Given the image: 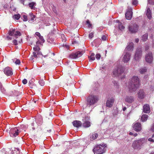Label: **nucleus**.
I'll return each mask as SVG.
<instances>
[{
    "mask_svg": "<svg viewBox=\"0 0 154 154\" xmlns=\"http://www.w3.org/2000/svg\"><path fill=\"white\" fill-rule=\"evenodd\" d=\"M20 61L18 59H17L15 62L16 64H19L20 63Z\"/></svg>",
    "mask_w": 154,
    "mask_h": 154,
    "instance_id": "obj_44",
    "label": "nucleus"
},
{
    "mask_svg": "<svg viewBox=\"0 0 154 154\" xmlns=\"http://www.w3.org/2000/svg\"><path fill=\"white\" fill-rule=\"evenodd\" d=\"M129 134L130 135H133L134 134L133 133H132V132H130L129 133Z\"/></svg>",
    "mask_w": 154,
    "mask_h": 154,
    "instance_id": "obj_62",
    "label": "nucleus"
},
{
    "mask_svg": "<svg viewBox=\"0 0 154 154\" xmlns=\"http://www.w3.org/2000/svg\"><path fill=\"white\" fill-rule=\"evenodd\" d=\"M36 3L35 2H33L29 3L28 4L29 7L31 9H33L34 8V7L36 6Z\"/></svg>",
    "mask_w": 154,
    "mask_h": 154,
    "instance_id": "obj_30",
    "label": "nucleus"
},
{
    "mask_svg": "<svg viewBox=\"0 0 154 154\" xmlns=\"http://www.w3.org/2000/svg\"><path fill=\"white\" fill-rule=\"evenodd\" d=\"M32 56L35 58H37L38 57V55L36 54V52H33L32 53Z\"/></svg>",
    "mask_w": 154,
    "mask_h": 154,
    "instance_id": "obj_39",
    "label": "nucleus"
},
{
    "mask_svg": "<svg viewBox=\"0 0 154 154\" xmlns=\"http://www.w3.org/2000/svg\"><path fill=\"white\" fill-rule=\"evenodd\" d=\"M95 54L94 53H92L90 56H88V59L90 61H93L95 60Z\"/></svg>",
    "mask_w": 154,
    "mask_h": 154,
    "instance_id": "obj_31",
    "label": "nucleus"
},
{
    "mask_svg": "<svg viewBox=\"0 0 154 154\" xmlns=\"http://www.w3.org/2000/svg\"><path fill=\"white\" fill-rule=\"evenodd\" d=\"M35 17V15H34L32 13H30L29 14L28 19L29 21H32L34 20Z\"/></svg>",
    "mask_w": 154,
    "mask_h": 154,
    "instance_id": "obj_26",
    "label": "nucleus"
},
{
    "mask_svg": "<svg viewBox=\"0 0 154 154\" xmlns=\"http://www.w3.org/2000/svg\"><path fill=\"white\" fill-rule=\"evenodd\" d=\"M0 88L1 91L3 94H6V90L5 88L2 86L1 83H0Z\"/></svg>",
    "mask_w": 154,
    "mask_h": 154,
    "instance_id": "obj_32",
    "label": "nucleus"
},
{
    "mask_svg": "<svg viewBox=\"0 0 154 154\" xmlns=\"http://www.w3.org/2000/svg\"><path fill=\"white\" fill-rule=\"evenodd\" d=\"M148 140L150 142H154V139H152L151 138H149L148 139Z\"/></svg>",
    "mask_w": 154,
    "mask_h": 154,
    "instance_id": "obj_52",
    "label": "nucleus"
},
{
    "mask_svg": "<svg viewBox=\"0 0 154 154\" xmlns=\"http://www.w3.org/2000/svg\"><path fill=\"white\" fill-rule=\"evenodd\" d=\"M140 85V81L137 76H133L129 81L128 91L130 93L135 92Z\"/></svg>",
    "mask_w": 154,
    "mask_h": 154,
    "instance_id": "obj_1",
    "label": "nucleus"
},
{
    "mask_svg": "<svg viewBox=\"0 0 154 154\" xmlns=\"http://www.w3.org/2000/svg\"><path fill=\"white\" fill-rule=\"evenodd\" d=\"M20 15L19 14H15L14 16V18L17 20H19V18H20Z\"/></svg>",
    "mask_w": 154,
    "mask_h": 154,
    "instance_id": "obj_34",
    "label": "nucleus"
},
{
    "mask_svg": "<svg viewBox=\"0 0 154 154\" xmlns=\"http://www.w3.org/2000/svg\"><path fill=\"white\" fill-rule=\"evenodd\" d=\"M147 142L146 139L141 138L140 140L134 141L132 144V146L134 149L140 150L143 146Z\"/></svg>",
    "mask_w": 154,
    "mask_h": 154,
    "instance_id": "obj_2",
    "label": "nucleus"
},
{
    "mask_svg": "<svg viewBox=\"0 0 154 154\" xmlns=\"http://www.w3.org/2000/svg\"><path fill=\"white\" fill-rule=\"evenodd\" d=\"M151 0H149V4H153V2L152 3L151 2ZM153 2L154 1V0H153Z\"/></svg>",
    "mask_w": 154,
    "mask_h": 154,
    "instance_id": "obj_58",
    "label": "nucleus"
},
{
    "mask_svg": "<svg viewBox=\"0 0 154 154\" xmlns=\"http://www.w3.org/2000/svg\"><path fill=\"white\" fill-rule=\"evenodd\" d=\"M113 83L114 84V85L116 86V87L117 88H118V84L117 82L114 81L113 82Z\"/></svg>",
    "mask_w": 154,
    "mask_h": 154,
    "instance_id": "obj_46",
    "label": "nucleus"
},
{
    "mask_svg": "<svg viewBox=\"0 0 154 154\" xmlns=\"http://www.w3.org/2000/svg\"><path fill=\"white\" fill-rule=\"evenodd\" d=\"M36 122L38 126H40L43 123V119L41 117H40L36 119Z\"/></svg>",
    "mask_w": 154,
    "mask_h": 154,
    "instance_id": "obj_23",
    "label": "nucleus"
},
{
    "mask_svg": "<svg viewBox=\"0 0 154 154\" xmlns=\"http://www.w3.org/2000/svg\"><path fill=\"white\" fill-rule=\"evenodd\" d=\"M150 88L151 89V90L152 91L154 90V85H152L151 86V87H150Z\"/></svg>",
    "mask_w": 154,
    "mask_h": 154,
    "instance_id": "obj_55",
    "label": "nucleus"
},
{
    "mask_svg": "<svg viewBox=\"0 0 154 154\" xmlns=\"http://www.w3.org/2000/svg\"><path fill=\"white\" fill-rule=\"evenodd\" d=\"M13 43L15 45H17V41L16 39L13 40Z\"/></svg>",
    "mask_w": 154,
    "mask_h": 154,
    "instance_id": "obj_51",
    "label": "nucleus"
},
{
    "mask_svg": "<svg viewBox=\"0 0 154 154\" xmlns=\"http://www.w3.org/2000/svg\"><path fill=\"white\" fill-rule=\"evenodd\" d=\"M33 50L34 51V52L38 51L40 50V49L39 47L37 46L33 48Z\"/></svg>",
    "mask_w": 154,
    "mask_h": 154,
    "instance_id": "obj_37",
    "label": "nucleus"
},
{
    "mask_svg": "<svg viewBox=\"0 0 154 154\" xmlns=\"http://www.w3.org/2000/svg\"><path fill=\"white\" fill-rule=\"evenodd\" d=\"M20 132L17 128H11L9 131V134L11 137H16L17 136Z\"/></svg>",
    "mask_w": 154,
    "mask_h": 154,
    "instance_id": "obj_10",
    "label": "nucleus"
},
{
    "mask_svg": "<svg viewBox=\"0 0 154 154\" xmlns=\"http://www.w3.org/2000/svg\"><path fill=\"white\" fill-rule=\"evenodd\" d=\"M10 36H8L7 38L8 40H11L12 38V36H14L16 38H17V36H20L21 34L20 32L15 31V29H12L10 30L8 33Z\"/></svg>",
    "mask_w": 154,
    "mask_h": 154,
    "instance_id": "obj_6",
    "label": "nucleus"
},
{
    "mask_svg": "<svg viewBox=\"0 0 154 154\" xmlns=\"http://www.w3.org/2000/svg\"><path fill=\"white\" fill-rule=\"evenodd\" d=\"M23 20L24 21H26L28 20V17L26 15H23Z\"/></svg>",
    "mask_w": 154,
    "mask_h": 154,
    "instance_id": "obj_41",
    "label": "nucleus"
},
{
    "mask_svg": "<svg viewBox=\"0 0 154 154\" xmlns=\"http://www.w3.org/2000/svg\"><path fill=\"white\" fill-rule=\"evenodd\" d=\"M98 135L97 133H94L91 134L89 135V137L90 138V140H93L96 139L98 137Z\"/></svg>",
    "mask_w": 154,
    "mask_h": 154,
    "instance_id": "obj_22",
    "label": "nucleus"
},
{
    "mask_svg": "<svg viewBox=\"0 0 154 154\" xmlns=\"http://www.w3.org/2000/svg\"><path fill=\"white\" fill-rule=\"evenodd\" d=\"M147 69L146 67H143L140 68L139 69V71L141 74H144L147 71Z\"/></svg>",
    "mask_w": 154,
    "mask_h": 154,
    "instance_id": "obj_27",
    "label": "nucleus"
},
{
    "mask_svg": "<svg viewBox=\"0 0 154 154\" xmlns=\"http://www.w3.org/2000/svg\"><path fill=\"white\" fill-rule=\"evenodd\" d=\"M82 125L85 128H88L91 126L90 122L88 121H85Z\"/></svg>",
    "mask_w": 154,
    "mask_h": 154,
    "instance_id": "obj_28",
    "label": "nucleus"
},
{
    "mask_svg": "<svg viewBox=\"0 0 154 154\" xmlns=\"http://www.w3.org/2000/svg\"><path fill=\"white\" fill-rule=\"evenodd\" d=\"M38 82L41 86H43L44 85L45 82L43 80H39Z\"/></svg>",
    "mask_w": 154,
    "mask_h": 154,
    "instance_id": "obj_38",
    "label": "nucleus"
},
{
    "mask_svg": "<svg viewBox=\"0 0 154 154\" xmlns=\"http://www.w3.org/2000/svg\"><path fill=\"white\" fill-rule=\"evenodd\" d=\"M72 123L74 126L78 128L81 127L82 125L81 122L79 121H74L72 122Z\"/></svg>",
    "mask_w": 154,
    "mask_h": 154,
    "instance_id": "obj_20",
    "label": "nucleus"
},
{
    "mask_svg": "<svg viewBox=\"0 0 154 154\" xmlns=\"http://www.w3.org/2000/svg\"><path fill=\"white\" fill-rule=\"evenodd\" d=\"M101 57L100 55L99 54H97L96 55L95 57L97 59L99 60L100 59Z\"/></svg>",
    "mask_w": 154,
    "mask_h": 154,
    "instance_id": "obj_40",
    "label": "nucleus"
},
{
    "mask_svg": "<svg viewBox=\"0 0 154 154\" xmlns=\"http://www.w3.org/2000/svg\"><path fill=\"white\" fill-rule=\"evenodd\" d=\"M32 81H30L29 82V84H32Z\"/></svg>",
    "mask_w": 154,
    "mask_h": 154,
    "instance_id": "obj_63",
    "label": "nucleus"
},
{
    "mask_svg": "<svg viewBox=\"0 0 154 154\" xmlns=\"http://www.w3.org/2000/svg\"><path fill=\"white\" fill-rule=\"evenodd\" d=\"M36 54H37V55L42 54V53L39 51H36Z\"/></svg>",
    "mask_w": 154,
    "mask_h": 154,
    "instance_id": "obj_54",
    "label": "nucleus"
},
{
    "mask_svg": "<svg viewBox=\"0 0 154 154\" xmlns=\"http://www.w3.org/2000/svg\"><path fill=\"white\" fill-rule=\"evenodd\" d=\"M139 41V39L138 38H136L135 39V42H136V43H138V42Z\"/></svg>",
    "mask_w": 154,
    "mask_h": 154,
    "instance_id": "obj_57",
    "label": "nucleus"
},
{
    "mask_svg": "<svg viewBox=\"0 0 154 154\" xmlns=\"http://www.w3.org/2000/svg\"><path fill=\"white\" fill-rule=\"evenodd\" d=\"M98 100V96L94 95H90L86 99V105L89 107L91 106L94 105Z\"/></svg>",
    "mask_w": 154,
    "mask_h": 154,
    "instance_id": "obj_3",
    "label": "nucleus"
},
{
    "mask_svg": "<svg viewBox=\"0 0 154 154\" xmlns=\"http://www.w3.org/2000/svg\"><path fill=\"white\" fill-rule=\"evenodd\" d=\"M39 38L42 41V43H43L45 42V40L42 36H41L39 37Z\"/></svg>",
    "mask_w": 154,
    "mask_h": 154,
    "instance_id": "obj_43",
    "label": "nucleus"
},
{
    "mask_svg": "<svg viewBox=\"0 0 154 154\" xmlns=\"http://www.w3.org/2000/svg\"><path fill=\"white\" fill-rule=\"evenodd\" d=\"M4 73L7 76H11L13 74L12 69L9 67H7L4 69Z\"/></svg>",
    "mask_w": 154,
    "mask_h": 154,
    "instance_id": "obj_14",
    "label": "nucleus"
},
{
    "mask_svg": "<svg viewBox=\"0 0 154 154\" xmlns=\"http://www.w3.org/2000/svg\"><path fill=\"white\" fill-rule=\"evenodd\" d=\"M35 34L39 37L41 36L39 32H35Z\"/></svg>",
    "mask_w": 154,
    "mask_h": 154,
    "instance_id": "obj_53",
    "label": "nucleus"
},
{
    "mask_svg": "<svg viewBox=\"0 0 154 154\" xmlns=\"http://www.w3.org/2000/svg\"><path fill=\"white\" fill-rule=\"evenodd\" d=\"M72 39H73V40L72 43H77V40H76V39H75L74 38H75V35H74L73 36H72Z\"/></svg>",
    "mask_w": 154,
    "mask_h": 154,
    "instance_id": "obj_36",
    "label": "nucleus"
},
{
    "mask_svg": "<svg viewBox=\"0 0 154 154\" xmlns=\"http://www.w3.org/2000/svg\"><path fill=\"white\" fill-rule=\"evenodd\" d=\"M54 41V39L52 38H50L49 37V39L48 40V41L49 42H53Z\"/></svg>",
    "mask_w": 154,
    "mask_h": 154,
    "instance_id": "obj_47",
    "label": "nucleus"
},
{
    "mask_svg": "<svg viewBox=\"0 0 154 154\" xmlns=\"http://www.w3.org/2000/svg\"><path fill=\"white\" fill-rule=\"evenodd\" d=\"M125 100V102L129 103H131L134 101V97L133 96L129 95H126Z\"/></svg>",
    "mask_w": 154,
    "mask_h": 154,
    "instance_id": "obj_13",
    "label": "nucleus"
},
{
    "mask_svg": "<svg viewBox=\"0 0 154 154\" xmlns=\"http://www.w3.org/2000/svg\"><path fill=\"white\" fill-rule=\"evenodd\" d=\"M146 15L147 17L149 19L152 17L151 10L149 8H148L146 11Z\"/></svg>",
    "mask_w": 154,
    "mask_h": 154,
    "instance_id": "obj_24",
    "label": "nucleus"
},
{
    "mask_svg": "<svg viewBox=\"0 0 154 154\" xmlns=\"http://www.w3.org/2000/svg\"><path fill=\"white\" fill-rule=\"evenodd\" d=\"M125 15L126 18L128 20H131L132 18V9L129 8L127 10Z\"/></svg>",
    "mask_w": 154,
    "mask_h": 154,
    "instance_id": "obj_16",
    "label": "nucleus"
},
{
    "mask_svg": "<svg viewBox=\"0 0 154 154\" xmlns=\"http://www.w3.org/2000/svg\"><path fill=\"white\" fill-rule=\"evenodd\" d=\"M138 98L140 99H143L145 96V94L143 90H140L137 93Z\"/></svg>",
    "mask_w": 154,
    "mask_h": 154,
    "instance_id": "obj_17",
    "label": "nucleus"
},
{
    "mask_svg": "<svg viewBox=\"0 0 154 154\" xmlns=\"http://www.w3.org/2000/svg\"><path fill=\"white\" fill-rule=\"evenodd\" d=\"M133 129L137 132L140 131L142 129L141 125L140 123L138 122H136L133 124Z\"/></svg>",
    "mask_w": 154,
    "mask_h": 154,
    "instance_id": "obj_12",
    "label": "nucleus"
},
{
    "mask_svg": "<svg viewBox=\"0 0 154 154\" xmlns=\"http://www.w3.org/2000/svg\"><path fill=\"white\" fill-rule=\"evenodd\" d=\"M139 27L136 24H131L128 26L129 31L131 33H136L137 32Z\"/></svg>",
    "mask_w": 154,
    "mask_h": 154,
    "instance_id": "obj_8",
    "label": "nucleus"
},
{
    "mask_svg": "<svg viewBox=\"0 0 154 154\" xmlns=\"http://www.w3.org/2000/svg\"><path fill=\"white\" fill-rule=\"evenodd\" d=\"M142 54V51L141 48H138L136 50L134 55V59L136 60H138L141 57Z\"/></svg>",
    "mask_w": 154,
    "mask_h": 154,
    "instance_id": "obj_7",
    "label": "nucleus"
},
{
    "mask_svg": "<svg viewBox=\"0 0 154 154\" xmlns=\"http://www.w3.org/2000/svg\"><path fill=\"white\" fill-rule=\"evenodd\" d=\"M150 130L152 132H154V122L151 126Z\"/></svg>",
    "mask_w": 154,
    "mask_h": 154,
    "instance_id": "obj_49",
    "label": "nucleus"
},
{
    "mask_svg": "<svg viewBox=\"0 0 154 154\" xmlns=\"http://www.w3.org/2000/svg\"><path fill=\"white\" fill-rule=\"evenodd\" d=\"M124 57L122 61L124 63H128L130 60L131 55V54L128 51H125L124 53Z\"/></svg>",
    "mask_w": 154,
    "mask_h": 154,
    "instance_id": "obj_11",
    "label": "nucleus"
},
{
    "mask_svg": "<svg viewBox=\"0 0 154 154\" xmlns=\"http://www.w3.org/2000/svg\"><path fill=\"white\" fill-rule=\"evenodd\" d=\"M34 59L33 57L32 56V57H31L30 59L31 60H32Z\"/></svg>",
    "mask_w": 154,
    "mask_h": 154,
    "instance_id": "obj_60",
    "label": "nucleus"
},
{
    "mask_svg": "<svg viewBox=\"0 0 154 154\" xmlns=\"http://www.w3.org/2000/svg\"><path fill=\"white\" fill-rule=\"evenodd\" d=\"M114 100L113 98H109L107 100L106 103V106L108 107H111L113 105Z\"/></svg>",
    "mask_w": 154,
    "mask_h": 154,
    "instance_id": "obj_18",
    "label": "nucleus"
},
{
    "mask_svg": "<svg viewBox=\"0 0 154 154\" xmlns=\"http://www.w3.org/2000/svg\"><path fill=\"white\" fill-rule=\"evenodd\" d=\"M143 112L145 113H149L150 112V107L148 104L144 105L143 106Z\"/></svg>",
    "mask_w": 154,
    "mask_h": 154,
    "instance_id": "obj_21",
    "label": "nucleus"
},
{
    "mask_svg": "<svg viewBox=\"0 0 154 154\" xmlns=\"http://www.w3.org/2000/svg\"><path fill=\"white\" fill-rule=\"evenodd\" d=\"M25 0H20L21 2L24 5V2Z\"/></svg>",
    "mask_w": 154,
    "mask_h": 154,
    "instance_id": "obj_56",
    "label": "nucleus"
},
{
    "mask_svg": "<svg viewBox=\"0 0 154 154\" xmlns=\"http://www.w3.org/2000/svg\"><path fill=\"white\" fill-rule=\"evenodd\" d=\"M153 60L152 54L151 52H149L146 54L145 56V60L146 62L149 63H151Z\"/></svg>",
    "mask_w": 154,
    "mask_h": 154,
    "instance_id": "obj_15",
    "label": "nucleus"
},
{
    "mask_svg": "<svg viewBox=\"0 0 154 154\" xmlns=\"http://www.w3.org/2000/svg\"><path fill=\"white\" fill-rule=\"evenodd\" d=\"M106 144H103L96 146L93 150L94 154H102L106 150Z\"/></svg>",
    "mask_w": 154,
    "mask_h": 154,
    "instance_id": "obj_4",
    "label": "nucleus"
},
{
    "mask_svg": "<svg viewBox=\"0 0 154 154\" xmlns=\"http://www.w3.org/2000/svg\"><path fill=\"white\" fill-rule=\"evenodd\" d=\"M40 42H39V41H37L36 42L37 44H40Z\"/></svg>",
    "mask_w": 154,
    "mask_h": 154,
    "instance_id": "obj_64",
    "label": "nucleus"
},
{
    "mask_svg": "<svg viewBox=\"0 0 154 154\" xmlns=\"http://www.w3.org/2000/svg\"><path fill=\"white\" fill-rule=\"evenodd\" d=\"M132 4L133 5H136L137 4V0H133L132 1Z\"/></svg>",
    "mask_w": 154,
    "mask_h": 154,
    "instance_id": "obj_42",
    "label": "nucleus"
},
{
    "mask_svg": "<svg viewBox=\"0 0 154 154\" xmlns=\"http://www.w3.org/2000/svg\"><path fill=\"white\" fill-rule=\"evenodd\" d=\"M148 118V116L146 114L143 115L141 117V120L142 122L146 121Z\"/></svg>",
    "mask_w": 154,
    "mask_h": 154,
    "instance_id": "obj_25",
    "label": "nucleus"
},
{
    "mask_svg": "<svg viewBox=\"0 0 154 154\" xmlns=\"http://www.w3.org/2000/svg\"><path fill=\"white\" fill-rule=\"evenodd\" d=\"M83 54V53L82 51H78L75 53H72L69 54V57L72 59L77 58L81 57Z\"/></svg>",
    "mask_w": 154,
    "mask_h": 154,
    "instance_id": "obj_9",
    "label": "nucleus"
},
{
    "mask_svg": "<svg viewBox=\"0 0 154 154\" xmlns=\"http://www.w3.org/2000/svg\"><path fill=\"white\" fill-rule=\"evenodd\" d=\"M137 133H135L133 135L134 137H135L137 136Z\"/></svg>",
    "mask_w": 154,
    "mask_h": 154,
    "instance_id": "obj_61",
    "label": "nucleus"
},
{
    "mask_svg": "<svg viewBox=\"0 0 154 154\" xmlns=\"http://www.w3.org/2000/svg\"><path fill=\"white\" fill-rule=\"evenodd\" d=\"M148 33H145L142 36L141 40L143 42L146 41L148 39Z\"/></svg>",
    "mask_w": 154,
    "mask_h": 154,
    "instance_id": "obj_29",
    "label": "nucleus"
},
{
    "mask_svg": "<svg viewBox=\"0 0 154 154\" xmlns=\"http://www.w3.org/2000/svg\"><path fill=\"white\" fill-rule=\"evenodd\" d=\"M134 45L132 42L130 43L127 46L125 50V51H132L134 48Z\"/></svg>",
    "mask_w": 154,
    "mask_h": 154,
    "instance_id": "obj_19",
    "label": "nucleus"
},
{
    "mask_svg": "<svg viewBox=\"0 0 154 154\" xmlns=\"http://www.w3.org/2000/svg\"><path fill=\"white\" fill-rule=\"evenodd\" d=\"M118 24L119 28L120 30L122 31L124 29L125 27L122 25V23H119Z\"/></svg>",
    "mask_w": 154,
    "mask_h": 154,
    "instance_id": "obj_33",
    "label": "nucleus"
},
{
    "mask_svg": "<svg viewBox=\"0 0 154 154\" xmlns=\"http://www.w3.org/2000/svg\"><path fill=\"white\" fill-rule=\"evenodd\" d=\"M22 82L24 84H26L27 82V80L26 79H24L23 80Z\"/></svg>",
    "mask_w": 154,
    "mask_h": 154,
    "instance_id": "obj_48",
    "label": "nucleus"
},
{
    "mask_svg": "<svg viewBox=\"0 0 154 154\" xmlns=\"http://www.w3.org/2000/svg\"><path fill=\"white\" fill-rule=\"evenodd\" d=\"M93 36V33L91 32L89 34V37L90 38H91Z\"/></svg>",
    "mask_w": 154,
    "mask_h": 154,
    "instance_id": "obj_50",
    "label": "nucleus"
},
{
    "mask_svg": "<svg viewBox=\"0 0 154 154\" xmlns=\"http://www.w3.org/2000/svg\"><path fill=\"white\" fill-rule=\"evenodd\" d=\"M86 23L88 25L89 28H92V24L90 23V21L89 20H86Z\"/></svg>",
    "mask_w": 154,
    "mask_h": 154,
    "instance_id": "obj_35",
    "label": "nucleus"
},
{
    "mask_svg": "<svg viewBox=\"0 0 154 154\" xmlns=\"http://www.w3.org/2000/svg\"><path fill=\"white\" fill-rule=\"evenodd\" d=\"M125 69V67L122 65H118L113 71V75L114 76H118L122 74Z\"/></svg>",
    "mask_w": 154,
    "mask_h": 154,
    "instance_id": "obj_5",
    "label": "nucleus"
},
{
    "mask_svg": "<svg viewBox=\"0 0 154 154\" xmlns=\"http://www.w3.org/2000/svg\"><path fill=\"white\" fill-rule=\"evenodd\" d=\"M101 38L102 40L103 41H106V36L105 35H103L102 36Z\"/></svg>",
    "mask_w": 154,
    "mask_h": 154,
    "instance_id": "obj_45",
    "label": "nucleus"
},
{
    "mask_svg": "<svg viewBox=\"0 0 154 154\" xmlns=\"http://www.w3.org/2000/svg\"><path fill=\"white\" fill-rule=\"evenodd\" d=\"M126 109V107H124L123 109V111H125Z\"/></svg>",
    "mask_w": 154,
    "mask_h": 154,
    "instance_id": "obj_59",
    "label": "nucleus"
}]
</instances>
